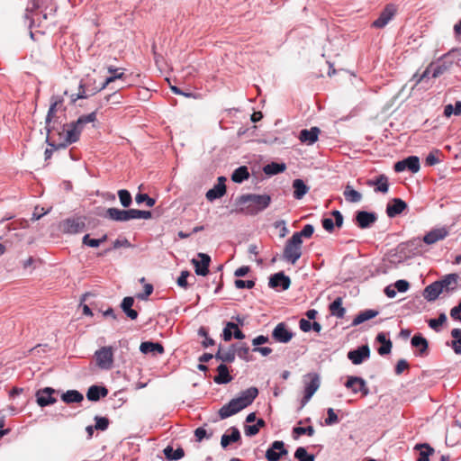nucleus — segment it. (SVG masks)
<instances>
[{
  "mask_svg": "<svg viewBox=\"0 0 461 461\" xmlns=\"http://www.w3.org/2000/svg\"><path fill=\"white\" fill-rule=\"evenodd\" d=\"M420 158L417 156H410L402 160L397 161L393 169L395 172H402L404 170H409L411 173H417L420 171Z\"/></svg>",
  "mask_w": 461,
  "mask_h": 461,
  "instance_id": "12",
  "label": "nucleus"
},
{
  "mask_svg": "<svg viewBox=\"0 0 461 461\" xmlns=\"http://www.w3.org/2000/svg\"><path fill=\"white\" fill-rule=\"evenodd\" d=\"M118 196H119L120 203L123 207L127 208L131 204L132 198H131V194L129 191H127L125 189L119 190Z\"/></svg>",
  "mask_w": 461,
  "mask_h": 461,
  "instance_id": "49",
  "label": "nucleus"
},
{
  "mask_svg": "<svg viewBox=\"0 0 461 461\" xmlns=\"http://www.w3.org/2000/svg\"><path fill=\"white\" fill-rule=\"evenodd\" d=\"M287 453L285 443L280 440H276L267 450L266 458L268 461H278L283 456L287 455Z\"/></svg>",
  "mask_w": 461,
  "mask_h": 461,
  "instance_id": "17",
  "label": "nucleus"
},
{
  "mask_svg": "<svg viewBox=\"0 0 461 461\" xmlns=\"http://www.w3.org/2000/svg\"><path fill=\"white\" fill-rule=\"evenodd\" d=\"M226 193L225 184H216L214 186L206 192V199L212 202L216 199L222 197Z\"/></svg>",
  "mask_w": 461,
  "mask_h": 461,
  "instance_id": "34",
  "label": "nucleus"
},
{
  "mask_svg": "<svg viewBox=\"0 0 461 461\" xmlns=\"http://www.w3.org/2000/svg\"><path fill=\"white\" fill-rule=\"evenodd\" d=\"M319 133L320 130L317 127H312L310 130H302L299 140L307 145H312L318 140Z\"/></svg>",
  "mask_w": 461,
  "mask_h": 461,
  "instance_id": "26",
  "label": "nucleus"
},
{
  "mask_svg": "<svg viewBox=\"0 0 461 461\" xmlns=\"http://www.w3.org/2000/svg\"><path fill=\"white\" fill-rule=\"evenodd\" d=\"M235 345H232L227 350H224L220 347L214 357L216 359L222 362L232 363L235 360Z\"/></svg>",
  "mask_w": 461,
  "mask_h": 461,
  "instance_id": "28",
  "label": "nucleus"
},
{
  "mask_svg": "<svg viewBox=\"0 0 461 461\" xmlns=\"http://www.w3.org/2000/svg\"><path fill=\"white\" fill-rule=\"evenodd\" d=\"M344 197L348 203H359L362 200V194L358 191L347 185L343 192Z\"/></svg>",
  "mask_w": 461,
  "mask_h": 461,
  "instance_id": "40",
  "label": "nucleus"
},
{
  "mask_svg": "<svg viewBox=\"0 0 461 461\" xmlns=\"http://www.w3.org/2000/svg\"><path fill=\"white\" fill-rule=\"evenodd\" d=\"M135 200L139 204L145 202L149 207L154 206L156 203L155 199L149 197L147 194H138L135 197Z\"/></svg>",
  "mask_w": 461,
  "mask_h": 461,
  "instance_id": "55",
  "label": "nucleus"
},
{
  "mask_svg": "<svg viewBox=\"0 0 461 461\" xmlns=\"http://www.w3.org/2000/svg\"><path fill=\"white\" fill-rule=\"evenodd\" d=\"M409 368V364L405 359H400L395 366V374L401 375L404 370Z\"/></svg>",
  "mask_w": 461,
  "mask_h": 461,
  "instance_id": "62",
  "label": "nucleus"
},
{
  "mask_svg": "<svg viewBox=\"0 0 461 461\" xmlns=\"http://www.w3.org/2000/svg\"><path fill=\"white\" fill-rule=\"evenodd\" d=\"M447 321V316L445 313H440L437 319H430L429 321V326L435 330H438L439 327L445 323Z\"/></svg>",
  "mask_w": 461,
  "mask_h": 461,
  "instance_id": "52",
  "label": "nucleus"
},
{
  "mask_svg": "<svg viewBox=\"0 0 461 461\" xmlns=\"http://www.w3.org/2000/svg\"><path fill=\"white\" fill-rule=\"evenodd\" d=\"M218 375L213 378V381L218 384H227L231 381L232 377L230 375L229 369L226 365L221 364L217 367Z\"/></svg>",
  "mask_w": 461,
  "mask_h": 461,
  "instance_id": "32",
  "label": "nucleus"
},
{
  "mask_svg": "<svg viewBox=\"0 0 461 461\" xmlns=\"http://www.w3.org/2000/svg\"><path fill=\"white\" fill-rule=\"evenodd\" d=\"M449 233V230L447 227H441L437 229H432L429 230L424 237L423 241L427 245H432L439 240H444Z\"/></svg>",
  "mask_w": 461,
  "mask_h": 461,
  "instance_id": "20",
  "label": "nucleus"
},
{
  "mask_svg": "<svg viewBox=\"0 0 461 461\" xmlns=\"http://www.w3.org/2000/svg\"><path fill=\"white\" fill-rule=\"evenodd\" d=\"M407 208V203L401 198H393L386 206V213L393 218L402 213Z\"/></svg>",
  "mask_w": 461,
  "mask_h": 461,
  "instance_id": "23",
  "label": "nucleus"
},
{
  "mask_svg": "<svg viewBox=\"0 0 461 461\" xmlns=\"http://www.w3.org/2000/svg\"><path fill=\"white\" fill-rule=\"evenodd\" d=\"M230 434L224 433L221 438V445L223 448H226L230 443L237 442L240 439V432L235 428L230 429Z\"/></svg>",
  "mask_w": 461,
  "mask_h": 461,
  "instance_id": "31",
  "label": "nucleus"
},
{
  "mask_svg": "<svg viewBox=\"0 0 461 461\" xmlns=\"http://www.w3.org/2000/svg\"><path fill=\"white\" fill-rule=\"evenodd\" d=\"M355 221L360 229H368L377 221V215L372 212L358 211L356 212Z\"/></svg>",
  "mask_w": 461,
  "mask_h": 461,
  "instance_id": "16",
  "label": "nucleus"
},
{
  "mask_svg": "<svg viewBox=\"0 0 461 461\" xmlns=\"http://www.w3.org/2000/svg\"><path fill=\"white\" fill-rule=\"evenodd\" d=\"M44 5L42 7L32 9V7L26 8L25 19L30 21V27H32L35 23V16L41 15L43 19H48L50 16H54L57 12V6L52 4V0H42Z\"/></svg>",
  "mask_w": 461,
  "mask_h": 461,
  "instance_id": "7",
  "label": "nucleus"
},
{
  "mask_svg": "<svg viewBox=\"0 0 461 461\" xmlns=\"http://www.w3.org/2000/svg\"><path fill=\"white\" fill-rule=\"evenodd\" d=\"M133 303L134 299L131 296L124 297L121 303L122 310L131 320H136L138 318V312L132 309Z\"/></svg>",
  "mask_w": 461,
  "mask_h": 461,
  "instance_id": "30",
  "label": "nucleus"
},
{
  "mask_svg": "<svg viewBox=\"0 0 461 461\" xmlns=\"http://www.w3.org/2000/svg\"><path fill=\"white\" fill-rule=\"evenodd\" d=\"M249 168L246 166H241L236 168L232 175H231V180L235 183H242L243 181L249 179Z\"/></svg>",
  "mask_w": 461,
  "mask_h": 461,
  "instance_id": "39",
  "label": "nucleus"
},
{
  "mask_svg": "<svg viewBox=\"0 0 461 461\" xmlns=\"http://www.w3.org/2000/svg\"><path fill=\"white\" fill-rule=\"evenodd\" d=\"M413 348H419V355L422 356L428 348V341L421 334H415L411 340Z\"/></svg>",
  "mask_w": 461,
  "mask_h": 461,
  "instance_id": "37",
  "label": "nucleus"
},
{
  "mask_svg": "<svg viewBox=\"0 0 461 461\" xmlns=\"http://www.w3.org/2000/svg\"><path fill=\"white\" fill-rule=\"evenodd\" d=\"M286 167L284 163L272 162L264 167L267 175H276L285 170Z\"/></svg>",
  "mask_w": 461,
  "mask_h": 461,
  "instance_id": "46",
  "label": "nucleus"
},
{
  "mask_svg": "<svg viewBox=\"0 0 461 461\" xmlns=\"http://www.w3.org/2000/svg\"><path fill=\"white\" fill-rule=\"evenodd\" d=\"M294 197L297 200L302 199L309 191V187L302 179H295L293 182Z\"/></svg>",
  "mask_w": 461,
  "mask_h": 461,
  "instance_id": "36",
  "label": "nucleus"
},
{
  "mask_svg": "<svg viewBox=\"0 0 461 461\" xmlns=\"http://www.w3.org/2000/svg\"><path fill=\"white\" fill-rule=\"evenodd\" d=\"M271 203V197L268 194H242L237 199V204L240 211L248 215H256L267 209Z\"/></svg>",
  "mask_w": 461,
  "mask_h": 461,
  "instance_id": "3",
  "label": "nucleus"
},
{
  "mask_svg": "<svg viewBox=\"0 0 461 461\" xmlns=\"http://www.w3.org/2000/svg\"><path fill=\"white\" fill-rule=\"evenodd\" d=\"M190 276V273L189 271L187 270H184L181 272L179 277L177 278V285L180 286V287H183L185 289L187 288V277Z\"/></svg>",
  "mask_w": 461,
  "mask_h": 461,
  "instance_id": "60",
  "label": "nucleus"
},
{
  "mask_svg": "<svg viewBox=\"0 0 461 461\" xmlns=\"http://www.w3.org/2000/svg\"><path fill=\"white\" fill-rule=\"evenodd\" d=\"M95 429L97 430L104 431L109 427V419L106 417L95 416Z\"/></svg>",
  "mask_w": 461,
  "mask_h": 461,
  "instance_id": "51",
  "label": "nucleus"
},
{
  "mask_svg": "<svg viewBox=\"0 0 461 461\" xmlns=\"http://www.w3.org/2000/svg\"><path fill=\"white\" fill-rule=\"evenodd\" d=\"M153 292V285L150 284H146L144 285V292L142 294H139L137 297L140 300H146Z\"/></svg>",
  "mask_w": 461,
  "mask_h": 461,
  "instance_id": "63",
  "label": "nucleus"
},
{
  "mask_svg": "<svg viewBox=\"0 0 461 461\" xmlns=\"http://www.w3.org/2000/svg\"><path fill=\"white\" fill-rule=\"evenodd\" d=\"M345 387L350 389L353 393H361L363 396L369 394L366 382L359 376H348Z\"/></svg>",
  "mask_w": 461,
  "mask_h": 461,
  "instance_id": "14",
  "label": "nucleus"
},
{
  "mask_svg": "<svg viewBox=\"0 0 461 461\" xmlns=\"http://www.w3.org/2000/svg\"><path fill=\"white\" fill-rule=\"evenodd\" d=\"M449 68L447 64L443 59H439L437 63H433L432 78H437L443 75Z\"/></svg>",
  "mask_w": 461,
  "mask_h": 461,
  "instance_id": "43",
  "label": "nucleus"
},
{
  "mask_svg": "<svg viewBox=\"0 0 461 461\" xmlns=\"http://www.w3.org/2000/svg\"><path fill=\"white\" fill-rule=\"evenodd\" d=\"M107 240V235L104 234L101 239H91L89 234L83 237L82 242L91 248H97Z\"/></svg>",
  "mask_w": 461,
  "mask_h": 461,
  "instance_id": "47",
  "label": "nucleus"
},
{
  "mask_svg": "<svg viewBox=\"0 0 461 461\" xmlns=\"http://www.w3.org/2000/svg\"><path fill=\"white\" fill-rule=\"evenodd\" d=\"M235 286L239 289H244V288H248V289H251L255 286V282L253 280H241V279H237L235 280Z\"/></svg>",
  "mask_w": 461,
  "mask_h": 461,
  "instance_id": "58",
  "label": "nucleus"
},
{
  "mask_svg": "<svg viewBox=\"0 0 461 461\" xmlns=\"http://www.w3.org/2000/svg\"><path fill=\"white\" fill-rule=\"evenodd\" d=\"M370 357V348L368 345H363L348 353V358L354 365H360Z\"/></svg>",
  "mask_w": 461,
  "mask_h": 461,
  "instance_id": "19",
  "label": "nucleus"
},
{
  "mask_svg": "<svg viewBox=\"0 0 461 461\" xmlns=\"http://www.w3.org/2000/svg\"><path fill=\"white\" fill-rule=\"evenodd\" d=\"M393 285L395 286L396 288V291L400 292V293H405L409 290L410 288V284L408 281L406 280H403V279H400V280H397Z\"/></svg>",
  "mask_w": 461,
  "mask_h": 461,
  "instance_id": "59",
  "label": "nucleus"
},
{
  "mask_svg": "<svg viewBox=\"0 0 461 461\" xmlns=\"http://www.w3.org/2000/svg\"><path fill=\"white\" fill-rule=\"evenodd\" d=\"M294 337L293 331L285 322H279L272 331V338L278 343H288Z\"/></svg>",
  "mask_w": 461,
  "mask_h": 461,
  "instance_id": "13",
  "label": "nucleus"
},
{
  "mask_svg": "<svg viewBox=\"0 0 461 461\" xmlns=\"http://www.w3.org/2000/svg\"><path fill=\"white\" fill-rule=\"evenodd\" d=\"M294 457L299 461H314L315 456L312 454H308L307 450L303 447H299L294 452Z\"/></svg>",
  "mask_w": 461,
  "mask_h": 461,
  "instance_id": "48",
  "label": "nucleus"
},
{
  "mask_svg": "<svg viewBox=\"0 0 461 461\" xmlns=\"http://www.w3.org/2000/svg\"><path fill=\"white\" fill-rule=\"evenodd\" d=\"M258 394V390L254 386L242 391L238 397L230 400L220 409L219 415L221 419H227L242 411L254 402Z\"/></svg>",
  "mask_w": 461,
  "mask_h": 461,
  "instance_id": "2",
  "label": "nucleus"
},
{
  "mask_svg": "<svg viewBox=\"0 0 461 461\" xmlns=\"http://www.w3.org/2000/svg\"><path fill=\"white\" fill-rule=\"evenodd\" d=\"M163 452L168 460H179L185 456V452L182 447L174 449L172 447L168 446L164 449Z\"/></svg>",
  "mask_w": 461,
  "mask_h": 461,
  "instance_id": "42",
  "label": "nucleus"
},
{
  "mask_svg": "<svg viewBox=\"0 0 461 461\" xmlns=\"http://www.w3.org/2000/svg\"><path fill=\"white\" fill-rule=\"evenodd\" d=\"M459 280V276L457 274H447L444 276L438 282L440 285L442 292H453L456 289L457 284Z\"/></svg>",
  "mask_w": 461,
  "mask_h": 461,
  "instance_id": "22",
  "label": "nucleus"
},
{
  "mask_svg": "<svg viewBox=\"0 0 461 461\" xmlns=\"http://www.w3.org/2000/svg\"><path fill=\"white\" fill-rule=\"evenodd\" d=\"M327 415L328 417L325 420L326 425L330 426L339 422L338 415L332 408L327 410Z\"/></svg>",
  "mask_w": 461,
  "mask_h": 461,
  "instance_id": "56",
  "label": "nucleus"
},
{
  "mask_svg": "<svg viewBox=\"0 0 461 461\" xmlns=\"http://www.w3.org/2000/svg\"><path fill=\"white\" fill-rule=\"evenodd\" d=\"M140 351L142 354L162 355L165 350L162 344L158 342L145 341L140 344Z\"/></svg>",
  "mask_w": 461,
  "mask_h": 461,
  "instance_id": "24",
  "label": "nucleus"
},
{
  "mask_svg": "<svg viewBox=\"0 0 461 461\" xmlns=\"http://www.w3.org/2000/svg\"><path fill=\"white\" fill-rule=\"evenodd\" d=\"M367 185L370 186L375 185V191L386 194L389 190L388 178L384 175H380L375 180H369Z\"/></svg>",
  "mask_w": 461,
  "mask_h": 461,
  "instance_id": "29",
  "label": "nucleus"
},
{
  "mask_svg": "<svg viewBox=\"0 0 461 461\" xmlns=\"http://www.w3.org/2000/svg\"><path fill=\"white\" fill-rule=\"evenodd\" d=\"M63 106V99L59 96H53L51 98L50 106L49 108L46 119H45V129L47 131L46 142L50 146H54L53 143L50 142V140L54 137V126L51 125L52 122H55L56 113L59 110H61Z\"/></svg>",
  "mask_w": 461,
  "mask_h": 461,
  "instance_id": "5",
  "label": "nucleus"
},
{
  "mask_svg": "<svg viewBox=\"0 0 461 461\" xmlns=\"http://www.w3.org/2000/svg\"><path fill=\"white\" fill-rule=\"evenodd\" d=\"M438 150H436L435 152H430L426 157L425 163L427 166H434L439 163L440 159L438 157Z\"/></svg>",
  "mask_w": 461,
  "mask_h": 461,
  "instance_id": "57",
  "label": "nucleus"
},
{
  "mask_svg": "<svg viewBox=\"0 0 461 461\" xmlns=\"http://www.w3.org/2000/svg\"><path fill=\"white\" fill-rule=\"evenodd\" d=\"M440 285L438 281L433 282L425 287L423 292L424 298L429 302L435 301L442 294Z\"/></svg>",
  "mask_w": 461,
  "mask_h": 461,
  "instance_id": "25",
  "label": "nucleus"
},
{
  "mask_svg": "<svg viewBox=\"0 0 461 461\" xmlns=\"http://www.w3.org/2000/svg\"><path fill=\"white\" fill-rule=\"evenodd\" d=\"M96 366L104 370L112 368L113 364V351L112 347H102L95 353Z\"/></svg>",
  "mask_w": 461,
  "mask_h": 461,
  "instance_id": "8",
  "label": "nucleus"
},
{
  "mask_svg": "<svg viewBox=\"0 0 461 461\" xmlns=\"http://www.w3.org/2000/svg\"><path fill=\"white\" fill-rule=\"evenodd\" d=\"M57 391L51 387H44L36 392V402L41 407L52 405L57 402V398L53 396Z\"/></svg>",
  "mask_w": 461,
  "mask_h": 461,
  "instance_id": "15",
  "label": "nucleus"
},
{
  "mask_svg": "<svg viewBox=\"0 0 461 461\" xmlns=\"http://www.w3.org/2000/svg\"><path fill=\"white\" fill-rule=\"evenodd\" d=\"M303 240L299 235H294L287 240L283 253V258L288 263L294 265L302 256Z\"/></svg>",
  "mask_w": 461,
  "mask_h": 461,
  "instance_id": "6",
  "label": "nucleus"
},
{
  "mask_svg": "<svg viewBox=\"0 0 461 461\" xmlns=\"http://www.w3.org/2000/svg\"><path fill=\"white\" fill-rule=\"evenodd\" d=\"M96 120V113L93 112L86 115L80 116L76 122L64 124L62 131H59L60 141L56 143L50 140L54 144L55 149H64L69 144L75 143L78 140L80 133L86 123L94 122Z\"/></svg>",
  "mask_w": 461,
  "mask_h": 461,
  "instance_id": "1",
  "label": "nucleus"
},
{
  "mask_svg": "<svg viewBox=\"0 0 461 461\" xmlns=\"http://www.w3.org/2000/svg\"><path fill=\"white\" fill-rule=\"evenodd\" d=\"M124 73L110 76L100 86H95V80L90 77L83 79L80 81L78 93L77 95L72 94L70 95L71 102L75 103L77 99L88 98L89 96H92L97 92L105 88L109 84L114 82L116 79H122Z\"/></svg>",
  "mask_w": 461,
  "mask_h": 461,
  "instance_id": "4",
  "label": "nucleus"
},
{
  "mask_svg": "<svg viewBox=\"0 0 461 461\" xmlns=\"http://www.w3.org/2000/svg\"><path fill=\"white\" fill-rule=\"evenodd\" d=\"M332 315L342 319L346 313V309L342 306V298L337 297L329 307Z\"/></svg>",
  "mask_w": 461,
  "mask_h": 461,
  "instance_id": "38",
  "label": "nucleus"
},
{
  "mask_svg": "<svg viewBox=\"0 0 461 461\" xmlns=\"http://www.w3.org/2000/svg\"><path fill=\"white\" fill-rule=\"evenodd\" d=\"M274 225H275V228L280 230V232H279V237L280 238H285L288 234L289 230L287 229L285 221H283V220L282 221H277L275 222Z\"/></svg>",
  "mask_w": 461,
  "mask_h": 461,
  "instance_id": "61",
  "label": "nucleus"
},
{
  "mask_svg": "<svg viewBox=\"0 0 461 461\" xmlns=\"http://www.w3.org/2000/svg\"><path fill=\"white\" fill-rule=\"evenodd\" d=\"M61 400L68 404L78 403L84 400V396L77 390H68L61 394Z\"/></svg>",
  "mask_w": 461,
  "mask_h": 461,
  "instance_id": "33",
  "label": "nucleus"
},
{
  "mask_svg": "<svg viewBox=\"0 0 461 461\" xmlns=\"http://www.w3.org/2000/svg\"><path fill=\"white\" fill-rule=\"evenodd\" d=\"M63 232L68 234H77L86 230V222L83 218L73 217L68 218L61 223Z\"/></svg>",
  "mask_w": 461,
  "mask_h": 461,
  "instance_id": "11",
  "label": "nucleus"
},
{
  "mask_svg": "<svg viewBox=\"0 0 461 461\" xmlns=\"http://www.w3.org/2000/svg\"><path fill=\"white\" fill-rule=\"evenodd\" d=\"M396 13L397 6L394 4H387L379 17L373 22L372 26L377 29L384 28L393 20Z\"/></svg>",
  "mask_w": 461,
  "mask_h": 461,
  "instance_id": "10",
  "label": "nucleus"
},
{
  "mask_svg": "<svg viewBox=\"0 0 461 461\" xmlns=\"http://www.w3.org/2000/svg\"><path fill=\"white\" fill-rule=\"evenodd\" d=\"M314 232V227L312 224H306L301 231L294 232V235H299V240L303 238H311Z\"/></svg>",
  "mask_w": 461,
  "mask_h": 461,
  "instance_id": "53",
  "label": "nucleus"
},
{
  "mask_svg": "<svg viewBox=\"0 0 461 461\" xmlns=\"http://www.w3.org/2000/svg\"><path fill=\"white\" fill-rule=\"evenodd\" d=\"M108 394V390L105 387L92 385L88 388L86 398L91 402H97L101 397H105Z\"/></svg>",
  "mask_w": 461,
  "mask_h": 461,
  "instance_id": "27",
  "label": "nucleus"
},
{
  "mask_svg": "<svg viewBox=\"0 0 461 461\" xmlns=\"http://www.w3.org/2000/svg\"><path fill=\"white\" fill-rule=\"evenodd\" d=\"M236 355L245 361L250 360L249 348L246 344H242L235 348Z\"/></svg>",
  "mask_w": 461,
  "mask_h": 461,
  "instance_id": "50",
  "label": "nucleus"
},
{
  "mask_svg": "<svg viewBox=\"0 0 461 461\" xmlns=\"http://www.w3.org/2000/svg\"><path fill=\"white\" fill-rule=\"evenodd\" d=\"M450 317L461 321V302L450 310Z\"/></svg>",
  "mask_w": 461,
  "mask_h": 461,
  "instance_id": "64",
  "label": "nucleus"
},
{
  "mask_svg": "<svg viewBox=\"0 0 461 461\" xmlns=\"http://www.w3.org/2000/svg\"><path fill=\"white\" fill-rule=\"evenodd\" d=\"M293 432L294 434H296L297 436H302V435H308L310 437L313 436L314 433H315V429L312 426H308V427H294V429H293Z\"/></svg>",
  "mask_w": 461,
  "mask_h": 461,
  "instance_id": "54",
  "label": "nucleus"
},
{
  "mask_svg": "<svg viewBox=\"0 0 461 461\" xmlns=\"http://www.w3.org/2000/svg\"><path fill=\"white\" fill-rule=\"evenodd\" d=\"M104 217L114 221L124 222V210L118 208H108Z\"/></svg>",
  "mask_w": 461,
  "mask_h": 461,
  "instance_id": "41",
  "label": "nucleus"
},
{
  "mask_svg": "<svg viewBox=\"0 0 461 461\" xmlns=\"http://www.w3.org/2000/svg\"><path fill=\"white\" fill-rule=\"evenodd\" d=\"M416 448L420 449L419 457L417 461H429V456L434 452V449L428 444L417 445Z\"/></svg>",
  "mask_w": 461,
  "mask_h": 461,
  "instance_id": "45",
  "label": "nucleus"
},
{
  "mask_svg": "<svg viewBox=\"0 0 461 461\" xmlns=\"http://www.w3.org/2000/svg\"><path fill=\"white\" fill-rule=\"evenodd\" d=\"M304 395L303 398V403H306L310 401L312 395L319 389L321 381L320 376L316 373H309L304 376Z\"/></svg>",
  "mask_w": 461,
  "mask_h": 461,
  "instance_id": "9",
  "label": "nucleus"
},
{
  "mask_svg": "<svg viewBox=\"0 0 461 461\" xmlns=\"http://www.w3.org/2000/svg\"><path fill=\"white\" fill-rule=\"evenodd\" d=\"M291 285V280L288 276H285L283 272L276 273L269 278L268 285L271 288L281 287L282 290H287Z\"/></svg>",
  "mask_w": 461,
  "mask_h": 461,
  "instance_id": "21",
  "label": "nucleus"
},
{
  "mask_svg": "<svg viewBox=\"0 0 461 461\" xmlns=\"http://www.w3.org/2000/svg\"><path fill=\"white\" fill-rule=\"evenodd\" d=\"M432 68H433V63H430L426 69L422 72V74L418 75L417 73L414 74L411 79V81L414 82V86L421 83L427 78H429V77H432Z\"/></svg>",
  "mask_w": 461,
  "mask_h": 461,
  "instance_id": "44",
  "label": "nucleus"
},
{
  "mask_svg": "<svg viewBox=\"0 0 461 461\" xmlns=\"http://www.w3.org/2000/svg\"><path fill=\"white\" fill-rule=\"evenodd\" d=\"M198 258L200 259L193 258L191 262L194 267L195 274L205 276L209 273L211 258L205 253H198Z\"/></svg>",
  "mask_w": 461,
  "mask_h": 461,
  "instance_id": "18",
  "label": "nucleus"
},
{
  "mask_svg": "<svg viewBox=\"0 0 461 461\" xmlns=\"http://www.w3.org/2000/svg\"><path fill=\"white\" fill-rule=\"evenodd\" d=\"M378 315V312L375 310H365L360 312L353 320L352 326H357L366 321H369Z\"/></svg>",
  "mask_w": 461,
  "mask_h": 461,
  "instance_id": "35",
  "label": "nucleus"
}]
</instances>
